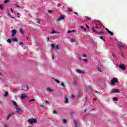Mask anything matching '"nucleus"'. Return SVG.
Returning <instances> with one entry per match:
<instances>
[{
    "mask_svg": "<svg viewBox=\"0 0 127 127\" xmlns=\"http://www.w3.org/2000/svg\"><path fill=\"white\" fill-rule=\"evenodd\" d=\"M37 120L34 118H31L28 120V123L29 124H30L31 125H32L33 124H35V123H37Z\"/></svg>",
    "mask_w": 127,
    "mask_h": 127,
    "instance_id": "1",
    "label": "nucleus"
},
{
    "mask_svg": "<svg viewBox=\"0 0 127 127\" xmlns=\"http://www.w3.org/2000/svg\"><path fill=\"white\" fill-rule=\"evenodd\" d=\"M118 50H122L123 48H124L125 46V45L123 44L122 43H118Z\"/></svg>",
    "mask_w": 127,
    "mask_h": 127,
    "instance_id": "2",
    "label": "nucleus"
},
{
    "mask_svg": "<svg viewBox=\"0 0 127 127\" xmlns=\"http://www.w3.org/2000/svg\"><path fill=\"white\" fill-rule=\"evenodd\" d=\"M117 82H118V79L113 78L111 80L110 84H111V85H114L115 83H117Z\"/></svg>",
    "mask_w": 127,
    "mask_h": 127,
    "instance_id": "3",
    "label": "nucleus"
},
{
    "mask_svg": "<svg viewBox=\"0 0 127 127\" xmlns=\"http://www.w3.org/2000/svg\"><path fill=\"white\" fill-rule=\"evenodd\" d=\"M27 98V95L25 93H22L21 95V99L22 100H25V99H26Z\"/></svg>",
    "mask_w": 127,
    "mask_h": 127,
    "instance_id": "4",
    "label": "nucleus"
},
{
    "mask_svg": "<svg viewBox=\"0 0 127 127\" xmlns=\"http://www.w3.org/2000/svg\"><path fill=\"white\" fill-rule=\"evenodd\" d=\"M21 90L23 91H27V90H28V86L27 85H22Z\"/></svg>",
    "mask_w": 127,
    "mask_h": 127,
    "instance_id": "5",
    "label": "nucleus"
},
{
    "mask_svg": "<svg viewBox=\"0 0 127 127\" xmlns=\"http://www.w3.org/2000/svg\"><path fill=\"white\" fill-rule=\"evenodd\" d=\"M64 16L63 15H61L60 17L57 19V21H61V20H63L64 18Z\"/></svg>",
    "mask_w": 127,
    "mask_h": 127,
    "instance_id": "6",
    "label": "nucleus"
},
{
    "mask_svg": "<svg viewBox=\"0 0 127 127\" xmlns=\"http://www.w3.org/2000/svg\"><path fill=\"white\" fill-rule=\"evenodd\" d=\"M11 32H12L11 37H14V36L16 34L17 31H16V30L15 29H14L11 31Z\"/></svg>",
    "mask_w": 127,
    "mask_h": 127,
    "instance_id": "7",
    "label": "nucleus"
},
{
    "mask_svg": "<svg viewBox=\"0 0 127 127\" xmlns=\"http://www.w3.org/2000/svg\"><path fill=\"white\" fill-rule=\"evenodd\" d=\"M119 67L120 69H122V70H126V67H125V65L123 64H120Z\"/></svg>",
    "mask_w": 127,
    "mask_h": 127,
    "instance_id": "8",
    "label": "nucleus"
},
{
    "mask_svg": "<svg viewBox=\"0 0 127 127\" xmlns=\"http://www.w3.org/2000/svg\"><path fill=\"white\" fill-rule=\"evenodd\" d=\"M46 90L48 92V93H51V92H53V91H54L53 89H52L50 87L47 88Z\"/></svg>",
    "mask_w": 127,
    "mask_h": 127,
    "instance_id": "9",
    "label": "nucleus"
},
{
    "mask_svg": "<svg viewBox=\"0 0 127 127\" xmlns=\"http://www.w3.org/2000/svg\"><path fill=\"white\" fill-rule=\"evenodd\" d=\"M77 73H78L79 74H85V71L83 70H81L80 69H77L76 70Z\"/></svg>",
    "mask_w": 127,
    "mask_h": 127,
    "instance_id": "10",
    "label": "nucleus"
},
{
    "mask_svg": "<svg viewBox=\"0 0 127 127\" xmlns=\"http://www.w3.org/2000/svg\"><path fill=\"white\" fill-rule=\"evenodd\" d=\"M111 93H120V90H119L118 89H114L112 90Z\"/></svg>",
    "mask_w": 127,
    "mask_h": 127,
    "instance_id": "11",
    "label": "nucleus"
},
{
    "mask_svg": "<svg viewBox=\"0 0 127 127\" xmlns=\"http://www.w3.org/2000/svg\"><path fill=\"white\" fill-rule=\"evenodd\" d=\"M16 111L17 112V113H21V112H22V110L20 108L16 107Z\"/></svg>",
    "mask_w": 127,
    "mask_h": 127,
    "instance_id": "12",
    "label": "nucleus"
},
{
    "mask_svg": "<svg viewBox=\"0 0 127 127\" xmlns=\"http://www.w3.org/2000/svg\"><path fill=\"white\" fill-rule=\"evenodd\" d=\"M74 127H79V125L78 124V122L77 121L75 120L73 121Z\"/></svg>",
    "mask_w": 127,
    "mask_h": 127,
    "instance_id": "13",
    "label": "nucleus"
},
{
    "mask_svg": "<svg viewBox=\"0 0 127 127\" xmlns=\"http://www.w3.org/2000/svg\"><path fill=\"white\" fill-rule=\"evenodd\" d=\"M11 40H12V41H14V42H17L18 41V40H17L16 38H13V37H12L11 38Z\"/></svg>",
    "mask_w": 127,
    "mask_h": 127,
    "instance_id": "14",
    "label": "nucleus"
},
{
    "mask_svg": "<svg viewBox=\"0 0 127 127\" xmlns=\"http://www.w3.org/2000/svg\"><path fill=\"white\" fill-rule=\"evenodd\" d=\"M69 101H68V98H67V97H65L64 98V103H65V104H67V103Z\"/></svg>",
    "mask_w": 127,
    "mask_h": 127,
    "instance_id": "15",
    "label": "nucleus"
},
{
    "mask_svg": "<svg viewBox=\"0 0 127 127\" xmlns=\"http://www.w3.org/2000/svg\"><path fill=\"white\" fill-rule=\"evenodd\" d=\"M75 30H68L67 31V33L68 34H70V33H72V32H75Z\"/></svg>",
    "mask_w": 127,
    "mask_h": 127,
    "instance_id": "16",
    "label": "nucleus"
},
{
    "mask_svg": "<svg viewBox=\"0 0 127 127\" xmlns=\"http://www.w3.org/2000/svg\"><path fill=\"white\" fill-rule=\"evenodd\" d=\"M12 103H13V105H14V106H15V107H17V104H16V102H15V101L12 100Z\"/></svg>",
    "mask_w": 127,
    "mask_h": 127,
    "instance_id": "17",
    "label": "nucleus"
},
{
    "mask_svg": "<svg viewBox=\"0 0 127 127\" xmlns=\"http://www.w3.org/2000/svg\"><path fill=\"white\" fill-rule=\"evenodd\" d=\"M54 80L56 81V82L58 84H60V81L57 80V79L54 78Z\"/></svg>",
    "mask_w": 127,
    "mask_h": 127,
    "instance_id": "18",
    "label": "nucleus"
},
{
    "mask_svg": "<svg viewBox=\"0 0 127 127\" xmlns=\"http://www.w3.org/2000/svg\"><path fill=\"white\" fill-rule=\"evenodd\" d=\"M12 115H14V113H11V114H9L7 118V120H8L9 118L11 117Z\"/></svg>",
    "mask_w": 127,
    "mask_h": 127,
    "instance_id": "19",
    "label": "nucleus"
},
{
    "mask_svg": "<svg viewBox=\"0 0 127 127\" xmlns=\"http://www.w3.org/2000/svg\"><path fill=\"white\" fill-rule=\"evenodd\" d=\"M54 33H59L56 31L53 30V31L51 33V34H54Z\"/></svg>",
    "mask_w": 127,
    "mask_h": 127,
    "instance_id": "20",
    "label": "nucleus"
},
{
    "mask_svg": "<svg viewBox=\"0 0 127 127\" xmlns=\"http://www.w3.org/2000/svg\"><path fill=\"white\" fill-rule=\"evenodd\" d=\"M113 101H115L116 102H118V101H119V99H118V97H114V98H113Z\"/></svg>",
    "mask_w": 127,
    "mask_h": 127,
    "instance_id": "21",
    "label": "nucleus"
},
{
    "mask_svg": "<svg viewBox=\"0 0 127 127\" xmlns=\"http://www.w3.org/2000/svg\"><path fill=\"white\" fill-rule=\"evenodd\" d=\"M79 27L80 28H81V29H82L83 30H86V28H85L83 26H80Z\"/></svg>",
    "mask_w": 127,
    "mask_h": 127,
    "instance_id": "22",
    "label": "nucleus"
},
{
    "mask_svg": "<svg viewBox=\"0 0 127 127\" xmlns=\"http://www.w3.org/2000/svg\"><path fill=\"white\" fill-rule=\"evenodd\" d=\"M61 86H62V87H63L64 88H65V85H64V82H61Z\"/></svg>",
    "mask_w": 127,
    "mask_h": 127,
    "instance_id": "23",
    "label": "nucleus"
},
{
    "mask_svg": "<svg viewBox=\"0 0 127 127\" xmlns=\"http://www.w3.org/2000/svg\"><path fill=\"white\" fill-rule=\"evenodd\" d=\"M7 95H8V92L6 91L5 94L4 95V97H7Z\"/></svg>",
    "mask_w": 127,
    "mask_h": 127,
    "instance_id": "24",
    "label": "nucleus"
},
{
    "mask_svg": "<svg viewBox=\"0 0 127 127\" xmlns=\"http://www.w3.org/2000/svg\"><path fill=\"white\" fill-rule=\"evenodd\" d=\"M63 124H66V123H67V120H66V119L63 120Z\"/></svg>",
    "mask_w": 127,
    "mask_h": 127,
    "instance_id": "25",
    "label": "nucleus"
},
{
    "mask_svg": "<svg viewBox=\"0 0 127 127\" xmlns=\"http://www.w3.org/2000/svg\"><path fill=\"white\" fill-rule=\"evenodd\" d=\"M7 42H8V43H11V39H9L7 40Z\"/></svg>",
    "mask_w": 127,
    "mask_h": 127,
    "instance_id": "26",
    "label": "nucleus"
},
{
    "mask_svg": "<svg viewBox=\"0 0 127 127\" xmlns=\"http://www.w3.org/2000/svg\"><path fill=\"white\" fill-rule=\"evenodd\" d=\"M0 9H1V10H3V7H2V4H0Z\"/></svg>",
    "mask_w": 127,
    "mask_h": 127,
    "instance_id": "27",
    "label": "nucleus"
},
{
    "mask_svg": "<svg viewBox=\"0 0 127 127\" xmlns=\"http://www.w3.org/2000/svg\"><path fill=\"white\" fill-rule=\"evenodd\" d=\"M4 2L5 3H7V2H9V0H4Z\"/></svg>",
    "mask_w": 127,
    "mask_h": 127,
    "instance_id": "28",
    "label": "nucleus"
},
{
    "mask_svg": "<svg viewBox=\"0 0 127 127\" xmlns=\"http://www.w3.org/2000/svg\"><path fill=\"white\" fill-rule=\"evenodd\" d=\"M95 28H99V27H98V26L93 27L92 29H93V31H95Z\"/></svg>",
    "mask_w": 127,
    "mask_h": 127,
    "instance_id": "29",
    "label": "nucleus"
},
{
    "mask_svg": "<svg viewBox=\"0 0 127 127\" xmlns=\"http://www.w3.org/2000/svg\"><path fill=\"white\" fill-rule=\"evenodd\" d=\"M20 33H21V34H24L23 31H22V29H20Z\"/></svg>",
    "mask_w": 127,
    "mask_h": 127,
    "instance_id": "30",
    "label": "nucleus"
},
{
    "mask_svg": "<svg viewBox=\"0 0 127 127\" xmlns=\"http://www.w3.org/2000/svg\"><path fill=\"white\" fill-rule=\"evenodd\" d=\"M34 101H35V99H30L29 100V102H34Z\"/></svg>",
    "mask_w": 127,
    "mask_h": 127,
    "instance_id": "31",
    "label": "nucleus"
},
{
    "mask_svg": "<svg viewBox=\"0 0 127 127\" xmlns=\"http://www.w3.org/2000/svg\"><path fill=\"white\" fill-rule=\"evenodd\" d=\"M74 98H75V96H74L73 95H71L70 96V98L71 99H74Z\"/></svg>",
    "mask_w": 127,
    "mask_h": 127,
    "instance_id": "32",
    "label": "nucleus"
},
{
    "mask_svg": "<svg viewBox=\"0 0 127 127\" xmlns=\"http://www.w3.org/2000/svg\"><path fill=\"white\" fill-rule=\"evenodd\" d=\"M51 46L52 48H53V49L55 47V46L54 45V44H51Z\"/></svg>",
    "mask_w": 127,
    "mask_h": 127,
    "instance_id": "33",
    "label": "nucleus"
},
{
    "mask_svg": "<svg viewBox=\"0 0 127 127\" xmlns=\"http://www.w3.org/2000/svg\"><path fill=\"white\" fill-rule=\"evenodd\" d=\"M108 33H109V34H110V35H113V32H111L110 31H109L108 32Z\"/></svg>",
    "mask_w": 127,
    "mask_h": 127,
    "instance_id": "34",
    "label": "nucleus"
},
{
    "mask_svg": "<svg viewBox=\"0 0 127 127\" xmlns=\"http://www.w3.org/2000/svg\"><path fill=\"white\" fill-rule=\"evenodd\" d=\"M83 61L85 62V63H87L88 62V60L87 59H83Z\"/></svg>",
    "mask_w": 127,
    "mask_h": 127,
    "instance_id": "35",
    "label": "nucleus"
},
{
    "mask_svg": "<svg viewBox=\"0 0 127 127\" xmlns=\"http://www.w3.org/2000/svg\"><path fill=\"white\" fill-rule=\"evenodd\" d=\"M40 107H41V108H43V109H44L45 108V106L43 105H41Z\"/></svg>",
    "mask_w": 127,
    "mask_h": 127,
    "instance_id": "36",
    "label": "nucleus"
},
{
    "mask_svg": "<svg viewBox=\"0 0 127 127\" xmlns=\"http://www.w3.org/2000/svg\"><path fill=\"white\" fill-rule=\"evenodd\" d=\"M20 46H23V43L21 42L20 44H19Z\"/></svg>",
    "mask_w": 127,
    "mask_h": 127,
    "instance_id": "37",
    "label": "nucleus"
},
{
    "mask_svg": "<svg viewBox=\"0 0 127 127\" xmlns=\"http://www.w3.org/2000/svg\"><path fill=\"white\" fill-rule=\"evenodd\" d=\"M56 49H59V45H57L56 46Z\"/></svg>",
    "mask_w": 127,
    "mask_h": 127,
    "instance_id": "38",
    "label": "nucleus"
},
{
    "mask_svg": "<svg viewBox=\"0 0 127 127\" xmlns=\"http://www.w3.org/2000/svg\"><path fill=\"white\" fill-rule=\"evenodd\" d=\"M48 12L49 13H52V11L51 10H49L48 11Z\"/></svg>",
    "mask_w": 127,
    "mask_h": 127,
    "instance_id": "39",
    "label": "nucleus"
},
{
    "mask_svg": "<svg viewBox=\"0 0 127 127\" xmlns=\"http://www.w3.org/2000/svg\"><path fill=\"white\" fill-rule=\"evenodd\" d=\"M82 57H85V58H86V57H87V55H86L85 54H83V55H82Z\"/></svg>",
    "mask_w": 127,
    "mask_h": 127,
    "instance_id": "40",
    "label": "nucleus"
},
{
    "mask_svg": "<svg viewBox=\"0 0 127 127\" xmlns=\"http://www.w3.org/2000/svg\"><path fill=\"white\" fill-rule=\"evenodd\" d=\"M17 14L18 15V17H20V15H19V13L17 12Z\"/></svg>",
    "mask_w": 127,
    "mask_h": 127,
    "instance_id": "41",
    "label": "nucleus"
},
{
    "mask_svg": "<svg viewBox=\"0 0 127 127\" xmlns=\"http://www.w3.org/2000/svg\"><path fill=\"white\" fill-rule=\"evenodd\" d=\"M70 42H74V41L73 39H70Z\"/></svg>",
    "mask_w": 127,
    "mask_h": 127,
    "instance_id": "42",
    "label": "nucleus"
},
{
    "mask_svg": "<svg viewBox=\"0 0 127 127\" xmlns=\"http://www.w3.org/2000/svg\"><path fill=\"white\" fill-rule=\"evenodd\" d=\"M105 29H106V31L108 32H109L110 31V30H109L107 28Z\"/></svg>",
    "mask_w": 127,
    "mask_h": 127,
    "instance_id": "43",
    "label": "nucleus"
},
{
    "mask_svg": "<svg viewBox=\"0 0 127 127\" xmlns=\"http://www.w3.org/2000/svg\"><path fill=\"white\" fill-rule=\"evenodd\" d=\"M53 114H57V113L56 112V111H54L53 112Z\"/></svg>",
    "mask_w": 127,
    "mask_h": 127,
    "instance_id": "44",
    "label": "nucleus"
},
{
    "mask_svg": "<svg viewBox=\"0 0 127 127\" xmlns=\"http://www.w3.org/2000/svg\"><path fill=\"white\" fill-rule=\"evenodd\" d=\"M46 103L47 104H49V102H48V101H47V100L46 101Z\"/></svg>",
    "mask_w": 127,
    "mask_h": 127,
    "instance_id": "45",
    "label": "nucleus"
},
{
    "mask_svg": "<svg viewBox=\"0 0 127 127\" xmlns=\"http://www.w3.org/2000/svg\"><path fill=\"white\" fill-rule=\"evenodd\" d=\"M10 10H11V12H13V10H12V9L11 8H10Z\"/></svg>",
    "mask_w": 127,
    "mask_h": 127,
    "instance_id": "46",
    "label": "nucleus"
},
{
    "mask_svg": "<svg viewBox=\"0 0 127 127\" xmlns=\"http://www.w3.org/2000/svg\"><path fill=\"white\" fill-rule=\"evenodd\" d=\"M68 9L69 11H72V10H71V9H70L69 8H68Z\"/></svg>",
    "mask_w": 127,
    "mask_h": 127,
    "instance_id": "47",
    "label": "nucleus"
},
{
    "mask_svg": "<svg viewBox=\"0 0 127 127\" xmlns=\"http://www.w3.org/2000/svg\"><path fill=\"white\" fill-rule=\"evenodd\" d=\"M4 127H8V126H7V125H4Z\"/></svg>",
    "mask_w": 127,
    "mask_h": 127,
    "instance_id": "48",
    "label": "nucleus"
},
{
    "mask_svg": "<svg viewBox=\"0 0 127 127\" xmlns=\"http://www.w3.org/2000/svg\"><path fill=\"white\" fill-rule=\"evenodd\" d=\"M15 6H16L17 7H19V6H18V5H17V4H16Z\"/></svg>",
    "mask_w": 127,
    "mask_h": 127,
    "instance_id": "49",
    "label": "nucleus"
},
{
    "mask_svg": "<svg viewBox=\"0 0 127 127\" xmlns=\"http://www.w3.org/2000/svg\"><path fill=\"white\" fill-rule=\"evenodd\" d=\"M86 19H87V20H90V18L87 17V18H86Z\"/></svg>",
    "mask_w": 127,
    "mask_h": 127,
    "instance_id": "50",
    "label": "nucleus"
},
{
    "mask_svg": "<svg viewBox=\"0 0 127 127\" xmlns=\"http://www.w3.org/2000/svg\"><path fill=\"white\" fill-rule=\"evenodd\" d=\"M87 28H89V26L88 25H86Z\"/></svg>",
    "mask_w": 127,
    "mask_h": 127,
    "instance_id": "51",
    "label": "nucleus"
},
{
    "mask_svg": "<svg viewBox=\"0 0 127 127\" xmlns=\"http://www.w3.org/2000/svg\"><path fill=\"white\" fill-rule=\"evenodd\" d=\"M100 39H103V36L100 37Z\"/></svg>",
    "mask_w": 127,
    "mask_h": 127,
    "instance_id": "52",
    "label": "nucleus"
},
{
    "mask_svg": "<svg viewBox=\"0 0 127 127\" xmlns=\"http://www.w3.org/2000/svg\"><path fill=\"white\" fill-rule=\"evenodd\" d=\"M0 76H2V74L0 73Z\"/></svg>",
    "mask_w": 127,
    "mask_h": 127,
    "instance_id": "53",
    "label": "nucleus"
},
{
    "mask_svg": "<svg viewBox=\"0 0 127 127\" xmlns=\"http://www.w3.org/2000/svg\"><path fill=\"white\" fill-rule=\"evenodd\" d=\"M37 23H40V21H38Z\"/></svg>",
    "mask_w": 127,
    "mask_h": 127,
    "instance_id": "54",
    "label": "nucleus"
},
{
    "mask_svg": "<svg viewBox=\"0 0 127 127\" xmlns=\"http://www.w3.org/2000/svg\"><path fill=\"white\" fill-rule=\"evenodd\" d=\"M79 60L81 61V60L82 59L81 58H79Z\"/></svg>",
    "mask_w": 127,
    "mask_h": 127,
    "instance_id": "55",
    "label": "nucleus"
},
{
    "mask_svg": "<svg viewBox=\"0 0 127 127\" xmlns=\"http://www.w3.org/2000/svg\"><path fill=\"white\" fill-rule=\"evenodd\" d=\"M99 71H100V72H102V71L101 70H100L99 69H98Z\"/></svg>",
    "mask_w": 127,
    "mask_h": 127,
    "instance_id": "56",
    "label": "nucleus"
},
{
    "mask_svg": "<svg viewBox=\"0 0 127 127\" xmlns=\"http://www.w3.org/2000/svg\"><path fill=\"white\" fill-rule=\"evenodd\" d=\"M48 40H49L50 39H49V38H47Z\"/></svg>",
    "mask_w": 127,
    "mask_h": 127,
    "instance_id": "57",
    "label": "nucleus"
},
{
    "mask_svg": "<svg viewBox=\"0 0 127 127\" xmlns=\"http://www.w3.org/2000/svg\"><path fill=\"white\" fill-rule=\"evenodd\" d=\"M74 13H75V14H77V12H75Z\"/></svg>",
    "mask_w": 127,
    "mask_h": 127,
    "instance_id": "58",
    "label": "nucleus"
},
{
    "mask_svg": "<svg viewBox=\"0 0 127 127\" xmlns=\"http://www.w3.org/2000/svg\"><path fill=\"white\" fill-rule=\"evenodd\" d=\"M8 14V16H10V14Z\"/></svg>",
    "mask_w": 127,
    "mask_h": 127,
    "instance_id": "59",
    "label": "nucleus"
},
{
    "mask_svg": "<svg viewBox=\"0 0 127 127\" xmlns=\"http://www.w3.org/2000/svg\"><path fill=\"white\" fill-rule=\"evenodd\" d=\"M76 82H75V83H74V85H76Z\"/></svg>",
    "mask_w": 127,
    "mask_h": 127,
    "instance_id": "60",
    "label": "nucleus"
},
{
    "mask_svg": "<svg viewBox=\"0 0 127 127\" xmlns=\"http://www.w3.org/2000/svg\"><path fill=\"white\" fill-rule=\"evenodd\" d=\"M10 17H11V15H10Z\"/></svg>",
    "mask_w": 127,
    "mask_h": 127,
    "instance_id": "61",
    "label": "nucleus"
},
{
    "mask_svg": "<svg viewBox=\"0 0 127 127\" xmlns=\"http://www.w3.org/2000/svg\"><path fill=\"white\" fill-rule=\"evenodd\" d=\"M28 127H30L28 126Z\"/></svg>",
    "mask_w": 127,
    "mask_h": 127,
    "instance_id": "62",
    "label": "nucleus"
}]
</instances>
